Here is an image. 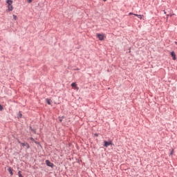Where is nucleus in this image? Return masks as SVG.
<instances>
[{"instance_id": "13", "label": "nucleus", "mask_w": 177, "mask_h": 177, "mask_svg": "<svg viewBox=\"0 0 177 177\" xmlns=\"http://www.w3.org/2000/svg\"><path fill=\"white\" fill-rule=\"evenodd\" d=\"M18 117L19 118H21V117H23V114H21V113H19V115H18Z\"/></svg>"}, {"instance_id": "21", "label": "nucleus", "mask_w": 177, "mask_h": 177, "mask_svg": "<svg viewBox=\"0 0 177 177\" xmlns=\"http://www.w3.org/2000/svg\"><path fill=\"white\" fill-rule=\"evenodd\" d=\"M19 143H21L20 141H19Z\"/></svg>"}, {"instance_id": "7", "label": "nucleus", "mask_w": 177, "mask_h": 177, "mask_svg": "<svg viewBox=\"0 0 177 177\" xmlns=\"http://www.w3.org/2000/svg\"><path fill=\"white\" fill-rule=\"evenodd\" d=\"M21 145L24 147L25 146L27 149H30V145L27 142H21Z\"/></svg>"}, {"instance_id": "17", "label": "nucleus", "mask_w": 177, "mask_h": 177, "mask_svg": "<svg viewBox=\"0 0 177 177\" xmlns=\"http://www.w3.org/2000/svg\"><path fill=\"white\" fill-rule=\"evenodd\" d=\"M62 121L63 120L61 118H59V122H62Z\"/></svg>"}, {"instance_id": "3", "label": "nucleus", "mask_w": 177, "mask_h": 177, "mask_svg": "<svg viewBox=\"0 0 177 177\" xmlns=\"http://www.w3.org/2000/svg\"><path fill=\"white\" fill-rule=\"evenodd\" d=\"M113 145V141H104V147H109V146H111Z\"/></svg>"}, {"instance_id": "5", "label": "nucleus", "mask_w": 177, "mask_h": 177, "mask_svg": "<svg viewBox=\"0 0 177 177\" xmlns=\"http://www.w3.org/2000/svg\"><path fill=\"white\" fill-rule=\"evenodd\" d=\"M46 164L48 167H50L51 168H53V167H54L53 163H52L50 161H49L48 160H46Z\"/></svg>"}, {"instance_id": "9", "label": "nucleus", "mask_w": 177, "mask_h": 177, "mask_svg": "<svg viewBox=\"0 0 177 177\" xmlns=\"http://www.w3.org/2000/svg\"><path fill=\"white\" fill-rule=\"evenodd\" d=\"M8 172H10V175H13V170L12 169V168H8Z\"/></svg>"}, {"instance_id": "15", "label": "nucleus", "mask_w": 177, "mask_h": 177, "mask_svg": "<svg viewBox=\"0 0 177 177\" xmlns=\"http://www.w3.org/2000/svg\"><path fill=\"white\" fill-rule=\"evenodd\" d=\"M31 2H32V0H28V3H31Z\"/></svg>"}, {"instance_id": "18", "label": "nucleus", "mask_w": 177, "mask_h": 177, "mask_svg": "<svg viewBox=\"0 0 177 177\" xmlns=\"http://www.w3.org/2000/svg\"><path fill=\"white\" fill-rule=\"evenodd\" d=\"M30 140H34V138H31Z\"/></svg>"}, {"instance_id": "4", "label": "nucleus", "mask_w": 177, "mask_h": 177, "mask_svg": "<svg viewBox=\"0 0 177 177\" xmlns=\"http://www.w3.org/2000/svg\"><path fill=\"white\" fill-rule=\"evenodd\" d=\"M133 15L134 16H136V17H138V19H143V15L134 14V13H133V12H130V13L129 14V16H131V15Z\"/></svg>"}, {"instance_id": "11", "label": "nucleus", "mask_w": 177, "mask_h": 177, "mask_svg": "<svg viewBox=\"0 0 177 177\" xmlns=\"http://www.w3.org/2000/svg\"><path fill=\"white\" fill-rule=\"evenodd\" d=\"M46 102H47L48 104H50V105L51 104L50 100L46 99Z\"/></svg>"}, {"instance_id": "2", "label": "nucleus", "mask_w": 177, "mask_h": 177, "mask_svg": "<svg viewBox=\"0 0 177 177\" xmlns=\"http://www.w3.org/2000/svg\"><path fill=\"white\" fill-rule=\"evenodd\" d=\"M96 35H97V37L98 38V39L100 41H103V39H104L106 38V35L105 34L97 33Z\"/></svg>"}, {"instance_id": "8", "label": "nucleus", "mask_w": 177, "mask_h": 177, "mask_svg": "<svg viewBox=\"0 0 177 177\" xmlns=\"http://www.w3.org/2000/svg\"><path fill=\"white\" fill-rule=\"evenodd\" d=\"M171 56L173 57V60H176V55H175V52H171Z\"/></svg>"}, {"instance_id": "20", "label": "nucleus", "mask_w": 177, "mask_h": 177, "mask_svg": "<svg viewBox=\"0 0 177 177\" xmlns=\"http://www.w3.org/2000/svg\"><path fill=\"white\" fill-rule=\"evenodd\" d=\"M95 136H97V134H95Z\"/></svg>"}, {"instance_id": "12", "label": "nucleus", "mask_w": 177, "mask_h": 177, "mask_svg": "<svg viewBox=\"0 0 177 177\" xmlns=\"http://www.w3.org/2000/svg\"><path fill=\"white\" fill-rule=\"evenodd\" d=\"M12 17H13V19H14L15 20H17V16L13 15H12Z\"/></svg>"}, {"instance_id": "16", "label": "nucleus", "mask_w": 177, "mask_h": 177, "mask_svg": "<svg viewBox=\"0 0 177 177\" xmlns=\"http://www.w3.org/2000/svg\"><path fill=\"white\" fill-rule=\"evenodd\" d=\"M174 154V149H172L171 153H170V156H172Z\"/></svg>"}, {"instance_id": "6", "label": "nucleus", "mask_w": 177, "mask_h": 177, "mask_svg": "<svg viewBox=\"0 0 177 177\" xmlns=\"http://www.w3.org/2000/svg\"><path fill=\"white\" fill-rule=\"evenodd\" d=\"M71 86H72V88H74V89H75L76 91H79V89H80V87L77 86V83L76 82H73L71 84Z\"/></svg>"}, {"instance_id": "19", "label": "nucleus", "mask_w": 177, "mask_h": 177, "mask_svg": "<svg viewBox=\"0 0 177 177\" xmlns=\"http://www.w3.org/2000/svg\"><path fill=\"white\" fill-rule=\"evenodd\" d=\"M104 1V2H106V1H107V0H103Z\"/></svg>"}, {"instance_id": "1", "label": "nucleus", "mask_w": 177, "mask_h": 177, "mask_svg": "<svg viewBox=\"0 0 177 177\" xmlns=\"http://www.w3.org/2000/svg\"><path fill=\"white\" fill-rule=\"evenodd\" d=\"M6 3H8V10L12 12V10H13V6H12V3H13V1L12 0H7Z\"/></svg>"}, {"instance_id": "10", "label": "nucleus", "mask_w": 177, "mask_h": 177, "mask_svg": "<svg viewBox=\"0 0 177 177\" xmlns=\"http://www.w3.org/2000/svg\"><path fill=\"white\" fill-rule=\"evenodd\" d=\"M18 176H19V177H24V176L21 175V171H18Z\"/></svg>"}, {"instance_id": "14", "label": "nucleus", "mask_w": 177, "mask_h": 177, "mask_svg": "<svg viewBox=\"0 0 177 177\" xmlns=\"http://www.w3.org/2000/svg\"><path fill=\"white\" fill-rule=\"evenodd\" d=\"M2 110H3V107L0 104V111H2Z\"/></svg>"}]
</instances>
